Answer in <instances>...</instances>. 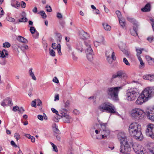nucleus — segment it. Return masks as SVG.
<instances>
[{
	"label": "nucleus",
	"mask_w": 154,
	"mask_h": 154,
	"mask_svg": "<svg viewBox=\"0 0 154 154\" xmlns=\"http://www.w3.org/2000/svg\"><path fill=\"white\" fill-rule=\"evenodd\" d=\"M146 58L149 65L152 66L154 65V58H152L149 55L146 56Z\"/></svg>",
	"instance_id": "nucleus-22"
},
{
	"label": "nucleus",
	"mask_w": 154,
	"mask_h": 154,
	"mask_svg": "<svg viewBox=\"0 0 154 154\" xmlns=\"http://www.w3.org/2000/svg\"><path fill=\"white\" fill-rule=\"evenodd\" d=\"M136 51L137 52V58H138L139 57H140V55L142 53V51L143 50V49L140 48V49L136 48Z\"/></svg>",
	"instance_id": "nucleus-36"
},
{
	"label": "nucleus",
	"mask_w": 154,
	"mask_h": 154,
	"mask_svg": "<svg viewBox=\"0 0 154 154\" xmlns=\"http://www.w3.org/2000/svg\"><path fill=\"white\" fill-rule=\"evenodd\" d=\"M148 150L152 154H154V145L149 148Z\"/></svg>",
	"instance_id": "nucleus-42"
},
{
	"label": "nucleus",
	"mask_w": 154,
	"mask_h": 154,
	"mask_svg": "<svg viewBox=\"0 0 154 154\" xmlns=\"http://www.w3.org/2000/svg\"><path fill=\"white\" fill-rule=\"evenodd\" d=\"M26 136L27 138L31 140L32 142H34L35 141V139L33 136L30 135L29 134H27Z\"/></svg>",
	"instance_id": "nucleus-34"
},
{
	"label": "nucleus",
	"mask_w": 154,
	"mask_h": 154,
	"mask_svg": "<svg viewBox=\"0 0 154 154\" xmlns=\"http://www.w3.org/2000/svg\"><path fill=\"white\" fill-rule=\"evenodd\" d=\"M139 94V91L138 89L136 88H131L127 91L126 98L128 101H132L135 100Z\"/></svg>",
	"instance_id": "nucleus-3"
},
{
	"label": "nucleus",
	"mask_w": 154,
	"mask_h": 154,
	"mask_svg": "<svg viewBox=\"0 0 154 154\" xmlns=\"http://www.w3.org/2000/svg\"><path fill=\"white\" fill-rule=\"evenodd\" d=\"M76 49L78 50V52H82L83 51L82 45L81 43L78 42L76 44Z\"/></svg>",
	"instance_id": "nucleus-23"
},
{
	"label": "nucleus",
	"mask_w": 154,
	"mask_h": 154,
	"mask_svg": "<svg viewBox=\"0 0 154 154\" xmlns=\"http://www.w3.org/2000/svg\"><path fill=\"white\" fill-rule=\"evenodd\" d=\"M134 151L137 154H148L147 150L144 149L141 145L135 143L133 145Z\"/></svg>",
	"instance_id": "nucleus-7"
},
{
	"label": "nucleus",
	"mask_w": 154,
	"mask_h": 154,
	"mask_svg": "<svg viewBox=\"0 0 154 154\" xmlns=\"http://www.w3.org/2000/svg\"><path fill=\"white\" fill-rule=\"evenodd\" d=\"M134 130V131H130L129 133L131 136L134 137L140 140H141L143 139V137L141 131V129L139 130Z\"/></svg>",
	"instance_id": "nucleus-9"
},
{
	"label": "nucleus",
	"mask_w": 154,
	"mask_h": 154,
	"mask_svg": "<svg viewBox=\"0 0 154 154\" xmlns=\"http://www.w3.org/2000/svg\"><path fill=\"white\" fill-rule=\"evenodd\" d=\"M73 113L75 115H79L80 113V112L79 110L75 109L73 111Z\"/></svg>",
	"instance_id": "nucleus-53"
},
{
	"label": "nucleus",
	"mask_w": 154,
	"mask_h": 154,
	"mask_svg": "<svg viewBox=\"0 0 154 154\" xmlns=\"http://www.w3.org/2000/svg\"><path fill=\"white\" fill-rule=\"evenodd\" d=\"M149 20L151 22V25L153 31H154V19L151 18H150Z\"/></svg>",
	"instance_id": "nucleus-47"
},
{
	"label": "nucleus",
	"mask_w": 154,
	"mask_h": 154,
	"mask_svg": "<svg viewBox=\"0 0 154 154\" xmlns=\"http://www.w3.org/2000/svg\"><path fill=\"white\" fill-rule=\"evenodd\" d=\"M57 127L55 126V127L53 128V131L54 132L57 134H60V131L57 128Z\"/></svg>",
	"instance_id": "nucleus-43"
},
{
	"label": "nucleus",
	"mask_w": 154,
	"mask_h": 154,
	"mask_svg": "<svg viewBox=\"0 0 154 154\" xmlns=\"http://www.w3.org/2000/svg\"><path fill=\"white\" fill-rule=\"evenodd\" d=\"M8 55V51L5 50L4 49L1 53H0V57L4 58L5 57V55Z\"/></svg>",
	"instance_id": "nucleus-29"
},
{
	"label": "nucleus",
	"mask_w": 154,
	"mask_h": 154,
	"mask_svg": "<svg viewBox=\"0 0 154 154\" xmlns=\"http://www.w3.org/2000/svg\"><path fill=\"white\" fill-rule=\"evenodd\" d=\"M116 13L119 19L122 18L121 12L119 10H117L116 12Z\"/></svg>",
	"instance_id": "nucleus-38"
},
{
	"label": "nucleus",
	"mask_w": 154,
	"mask_h": 154,
	"mask_svg": "<svg viewBox=\"0 0 154 154\" xmlns=\"http://www.w3.org/2000/svg\"><path fill=\"white\" fill-rule=\"evenodd\" d=\"M56 43H53L52 44V47L54 49H56L57 48V46H56Z\"/></svg>",
	"instance_id": "nucleus-61"
},
{
	"label": "nucleus",
	"mask_w": 154,
	"mask_h": 154,
	"mask_svg": "<svg viewBox=\"0 0 154 154\" xmlns=\"http://www.w3.org/2000/svg\"><path fill=\"white\" fill-rule=\"evenodd\" d=\"M28 20L27 18L25 17L20 19L18 20L19 22H25L27 21Z\"/></svg>",
	"instance_id": "nucleus-40"
},
{
	"label": "nucleus",
	"mask_w": 154,
	"mask_h": 154,
	"mask_svg": "<svg viewBox=\"0 0 154 154\" xmlns=\"http://www.w3.org/2000/svg\"><path fill=\"white\" fill-rule=\"evenodd\" d=\"M21 6L23 8H24L26 7V3L23 1H22L21 3Z\"/></svg>",
	"instance_id": "nucleus-62"
},
{
	"label": "nucleus",
	"mask_w": 154,
	"mask_h": 154,
	"mask_svg": "<svg viewBox=\"0 0 154 154\" xmlns=\"http://www.w3.org/2000/svg\"><path fill=\"white\" fill-rule=\"evenodd\" d=\"M51 110L53 112L55 113L57 115H58L59 112L55 109L52 108L51 109Z\"/></svg>",
	"instance_id": "nucleus-56"
},
{
	"label": "nucleus",
	"mask_w": 154,
	"mask_h": 154,
	"mask_svg": "<svg viewBox=\"0 0 154 154\" xmlns=\"http://www.w3.org/2000/svg\"><path fill=\"white\" fill-rule=\"evenodd\" d=\"M36 100H34L32 101V102L31 103V106H32L34 107H36Z\"/></svg>",
	"instance_id": "nucleus-51"
},
{
	"label": "nucleus",
	"mask_w": 154,
	"mask_h": 154,
	"mask_svg": "<svg viewBox=\"0 0 154 154\" xmlns=\"http://www.w3.org/2000/svg\"><path fill=\"white\" fill-rule=\"evenodd\" d=\"M117 137L118 140L120 142L121 145L128 142L127 140L126 136L124 132H119L118 134Z\"/></svg>",
	"instance_id": "nucleus-13"
},
{
	"label": "nucleus",
	"mask_w": 154,
	"mask_h": 154,
	"mask_svg": "<svg viewBox=\"0 0 154 154\" xmlns=\"http://www.w3.org/2000/svg\"><path fill=\"white\" fill-rule=\"evenodd\" d=\"M106 57L107 62L110 64H111L113 61L116 60V56H115V58L114 59H113L112 57L111 56H106Z\"/></svg>",
	"instance_id": "nucleus-27"
},
{
	"label": "nucleus",
	"mask_w": 154,
	"mask_h": 154,
	"mask_svg": "<svg viewBox=\"0 0 154 154\" xmlns=\"http://www.w3.org/2000/svg\"><path fill=\"white\" fill-rule=\"evenodd\" d=\"M49 53L50 55L53 57L55 56V53L53 49H49Z\"/></svg>",
	"instance_id": "nucleus-44"
},
{
	"label": "nucleus",
	"mask_w": 154,
	"mask_h": 154,
	"mask_svg": "<svg viewBox=\"0 0 154 154\" xmlns=\"http://www.w3.org/2000/svg\"><path fill=\"white\" fill-rule=\"evenodd\" d=\"M123 61L124 63L127 65L129 66L130 65V63L128 62V60H127L126 58H124L123 59Z\"/></svg>",
	"instance_id": "nucleus-50"
},
{
	"label": "nucleus",
	"mask_w": 154,
	"mask_h": 154,
	"mask_svg": "<svg viewBox=\"0 0 154 154\" xmlns=\"http://www.w3.org/2000/svg\"><path fill=\"white\" fill-rule=\"evenodd\" d=\"M112 77V79L118 77L123 78L125 80L127 78V76L124 71L120 70L117 72L115 74L113 75Z\"/></svg>",
	"instance_id": "nucleus-12"
},
{
	"label": "nucleus",
	"mask_w": 154,
	"mask_h": 154,
	"mask_svg": "<svg viewBox=\"0 0 154 154\" xmlns=\"http://www.w3.org/2000/svg\"><path fill=\"white\" fill-rule=\"evenodd\" d=\"M106 56H111L112 57L113 59L115 58V53L114 52L113 50L111 48L107 49L105 53Z\"/></svg>",
	"instance_id": "nucleus-18"
},
{
	"label": "nucleus",
	"mask_w": 154,
	"mask_h": 154,
	"mask_svg": "<svg viewBox=\"0 0 154 154\" xmlns=\"http://www.w3.org/2000/svg\"><path fill=\"white\" fill-rule=\"evenodd\" d=\"M60 115L58 114V115H57L56 117L55 116H54L52 120L56 122H59V119H60V118H61V117L60 116Z\"/></svg>",
	"instance_id": "nucleus-33"
},
{
	"label": "nucleus",
	"mask_w": 154,
	"mask_h": 154,
	"mask_svg": "<svg viewBox=\"0 0 154 154\" xmlns=\"http://www.w3.org/2000/svg\"><path fill=\"white\" fill-rule=\"evenodd\" d=\"M84 43L86 46L85 52L87 58L89 61H92L93 59V52L90 45V42L85 41Z\"/></svg>",
	"instance_id": "nucleus-5"
},
{
	"label": "nucleus",
	"mask_w": 154,
	"mask_h": 154,
	"mask_svg": "<svg viewBox=\"0 0 154 154\" xmlns=\"http://www.w3.org/2000/svg\"><path fill=\"white\" fill-rule=\"evenodd\" d=\"M145 113L147 114V117L149 119L154 121V109L146 111Z\"/></svg>",
	"instance_id": "nucleus-19"
},
{
	"label": "nucleus",
	"mask_w": 154,
	"mask_h": 154,
	"mask_svg": "<svg viewBox=\"0 0 154 154\" xmlns=\"http://www.w3.org/2000/svg\"><path fill=\"white\" fill-rule=\"evenodd\" d=\"M3 46L4 47L8 48L11 45L9 42H5L3 44Z\"/></svg>",
	"instance_id": "nucleus-48"
},
{
	"label": "nucleus",
	"mask_w": 154,
	"mask_h": 154,
	"mask_svg": "<svg viewBox=\"0 0 154 154\" xmlns=\"http://www.w3.org/2000/svg\"><path fill=\"white\" fill-rule=\"evenodd\" d=\"M127 19L129 22L132 23L134 24L135 23V20L134 19L132 18L129 17H127Z\"/></svg>",
	"instance_id": "nucleus-45"
},
{
	"label": "nucleus",
	"mask_w": 154,
	"mask_h": 154,
	"mask_svg": "<svg viewBox=\"0 0 154 154\" xmlns=\"http://www.w3.org/2000/svg\"><path fill=\"white\" fill-rule=\"evenodd\" d=\"M57 47V51L59 54L60 55H62V54L61 51V46L60 43L58 44Z\"/></svg>",
	"instance_id": "nucleus-39"
},
{
	"label": "nucleus",
	"mask_w": 154,
	"mask_h": 154,
	"mask_svg": "<svg viewBox=\"0 0 154 154\" xmlns=\"http://www.w3.org/2000/svg\"><path fill=\"white\" fill-rule=\"evenodd\" d=\"M98 109L102 112H106L112 114L116 112V109L113 105L109 102L102 103L99 106Z\"/></svg>",
	"instance_id": "nucleus-2"
},
{
	"label": "nucleus",
	"mask_w": 154,
	"mask_h": 154,
	"mask_svg": "<svg viewBox=\"0 0 154 154\" xmlns=\"http://www.w3.org/2000/svg\"><path fill=\"white\" fill-rule=\"evenodd\" d=\"M57 17L59 19H61L63 18V16L62 14L60 13H57Z\"/></svg>",
	"instance_id": "nucleus-58"
},
{
	"label": "nucleus",
	"mask_w": 154,
	"mask_h": 154,
	"mask_svg": "<svg viewBox=\"0 0 154 154\" xmlns=\"http://www.w3.org/2000/svg\"><path fill=\"white\" fill-rule=\"evenodd\" d=\"M104 38L103 37H100L97 40L94 42V44L96 47H97L103 43Z\"/></svg>",
	"instance_id": "nucleus-20"
},
{
	"label": "nucleus",
	"mask_w": 154,
	"mask_h": 154,
	"mask_svg": "<svg viewBox=\"0 0 154 154\" xmlns=\"http://www.w3.org/2000/svg\"><path fill=\"white\" fill-rule=\"evenodd\" d=\"M151 9V5L150 3H148L146 4L144 7L142 8L141 10H150Z\"/></svg>",
	"instance_id": "nucleus-32"
},
{
	"label": "nucleus",
	"mask_w": 154,
	"mask_h": 154,
	"mask_svg": "<svg viewBox=\"0 0 154 154\" xmlns=\"http://www.w3.org/2000/svg\"><path fill=\"white\" fill-rule=\"evenodd\" d=\"M53 82L56 83H59V81L57 78L56 77H54L53 79Z\"/></svg>",
	"instance_id": "nucleus-54"
},
{
	"label": "nucleus",
	"mask_w": 154,
	"mask_h": 154,
	"mask_svg": "<svg viewBox=\"0 0 154 154\" xmlns=\"http://www.w3.org/2000/svg\"><path fill=\"white\" fill-rule=\"evenodd\" d=\"M59 99V96L58 94H56L54 97V101L58 100Z\"/></svg>",
	"instance_id": "nucleus-60"
},
{
	"label": "nucleus",
	"mask_w": 154,
	"mask_h": 154,
	"mask_svg": "<svg viewBox=\"0 0 154 154\" xmlns=\"http://www.w3.org/2000/svg\"><path fill=\"white\" fill-rule=\"evenodd\" d=\"M58 38L57 40V43H59L60 42L62 38V36L60 33H57L56 34Z\"/></svg>",
	"instance_id": "nucleus-35"
},
{
	"label": "nucleus",
	"mask_w": 154,
	"mask_h": 154,
	"mask_svg": "<svg viewBox=\"0 0 154 154\" xmlns=\"http://www.w3.org/2000/svg\"><path fill=\"white\" fill-rule=\"evenodd\" d=\"M147 127L146 132V135L154 140V124H149Z\"/></svg>",
	"instance_id": "nucleus-10"
},
{
	"label": "nucleus",
	"mask_w": 154,
	"mask_h": 154,
	"mask_svg": "<svg viewBox=\"0 0 154 154\" xmlns=\"http://www.w3.org/2000/svg\"><path fill=\"white\" fill-rule=\"evenodd\" d=\"M144 79L148 80L150 81H154V75L147 74L143 76Z\"/></svg>",
	"instance_id": "nucleus-21"
},
{
	"label": "nucleus",
	"mask_w": 154,
	"mask_h": 154,
	"mask_svg": "<svg viewBox=\"0 0 154 154\" xmlns=\"http://www.w3.org/2000/svg\"><path fill=\"white\" fill-rule=\"evenodd\" d=\"M38 14H40L43 18H45L47 17L45 12L43 11H39L38 12Z\"/></svg>",
	"instance_id": "nucleus-37"
},
{
	"label": "nucleus",
	"mask_w": 154,
	"mask_h": 154,
	"mask_svg": "<svg viewBox=\"0 0 154 154\" xmlns=\"http://www.w3.org/2000/svg\"><path fill=\"white\" fill-rule=\"evenodd\" d=\"M145 112L141 109L135 108L132 109L130 112L131 117L134 120L138 121L143 120Z\"/></svg>",
	"instance_id": "nucleus-1"
},
{
	"label": "nucleus",
	"mask_w": 154,
	"mask_h": 154,
	"mask_svg": "<svg viewBox=\"0 0 154 154\" xmlns=\"http://www.w3.org/2000/svg\"><path fill=\"white\" fill-rule=\"evenodd\" d=\"M141 125L138 123L136 122H133L129 126L128 130L130 131H134V130H136L138 129L139 130L141 129Z\"/></svg>",
	"instance_id": "nucleus-16"
},
{
	"label": "nucleus",
	"mask_w": 154,
	"mask_h": 154,
	"mask_svg": "<svg viewBox=\"0 0 154 154\" xmlns=\"http://www.w3.org/2000/svg\"><path fill=\"white\" fill-rule=\"evenodd\" d=\"M102 25L105 30L107 31H109L111 29V26L106 23H103Z\"/></svg>",
	"instance_id": "nucleus-28"
},
{
	"label": "nucleus",
	"mask_w": 154,
	"mask_h": 154,
	"mask_svg": "<svg viewBox=\"0 0 154 154\" xmlns=\"http://www.w3.org/2000/svg\"><path fill=\"white\" fill-rule=\"evenodd\" d=\"M11 144L13 146H14L15 147H17V146L15 142L13 140H12L11 142Z\"/></svg>",
	"instance_id": "nucleus-63"
},
{
	"label": "nucleus",
	"mask_w": 154,
	"mask_h": 154,
	"mask_svg": "<svg viewBox=\"0 0 154 154\" xmlns=\"http://www.w3.org/2000/svg\"><path fill=\"white\" fill-rule=\"evenodd\" d=\"M28 46L27 45H24L21 47V48L22 50H23L24 49H28Z\"/></svg>",
	"instance_id": "nucleus-55"
},
{
	"label": "nucleus",
	"mask_w": 154,
	"mask_h": 154,
	"mask_svg": "<svg viewBox=\"0 0 154 154\" xmlns=\"http://www.w3.org/2000/svg\"><path fill=\"white\" fill-rule=\"evenodd\" d=\"M19 109L18 106H14L13 108V110L14 111H16L18 109Z\"/></svg>",
	"instance_id": "nucleus-64"
},
{
	"label": "nucleus",
	"mask_w": 154,
	"mask_h": 154,
	"mask_svg": "<svg viewBox=\"0 0 154 154\" xmlns=\"http://www.w3.org/2000/svg\"><path fill=\"white\" fill-rule=\"evenodd\" d=\"M131 150L130 145L128 142L121 145L120 152L122 153L129 154Z\"/></svg>",
	"instance_id": "nucleus-11"
},
{
	"label": "nucleus",
	"mask_w": 154,
	"mask_h": 154,
	"mask_svg": "<svg viewBox=\"0 0 154 154\" xmlns=\"http://www.w3.org/2000/svg\"><path fill=\"white\" fill-rule=\"evenodd\" d=\"M70 101L67 100L65 103V107L66 108H68L70 106Z\"/></svg>",
	"instance_id": "nucleus-46"
},
{
	"label": "nucleus",
	"mask_w": 154,
	"mask_h": 154,
	"mask_svg": "<svg viewBox=\"0 0 154 154\" xmlns=\"http://www.w3.org/2000/svg\"><path fill=\"white\" fill-rule=\"evenodd\" d=\"M138 97L135 102V103L137 105H141L143 103L147 101L149 99L145 92L143 91L141 94L138 96Z\"/></svg>",
	"instance_id": "nucleus-8"
},
{
	"label": "nucleus",
	"mask_w": 154,
	"mask_h": 154,
	"mask_svg": "<svg viewBox=\"0 0 154 154\" xmlns=\"http://www.w3.org/2000/svg\"><path fill=\"white\" fill-rule=\"evenodd\" d=\"M137 25H136L135 26H134L133 27V29L131 31V35L134 36H136L137 35Z\"/></svg>",
	"instance_id": "nucleus-25"
},
{
	"label": "nucleus",
	"mask_w": 154,
	"mask_h": 154,
	"mask_svg": "<svg viewBox=\"0 0 154 154\" xmlns=\"http://www.w3.org/2000/svg\"><path fill=\"white\" fill-rule=\"evenodd\" d=\"M72 55L73 60L75 61H77L78 58L73 53H72Z\"/></svg>",
	"instance_id": "nucleus-57"
},
{
	"label": "nucleus",
	"mask_w": 154,
	"mask_h": 154,
	"mask_svg": "<svg viewBox=\"0 0 154 154\" xmlns=\"http://www.w3.org/2000/svg\"><path fill=\"white\" fill-rule=\"evenodd\" d=\"M140 62V68H143L145 66L144 63L143 62L142 59L140 57H139L138 58Z\"/></svg>",
	"instance_id": "nucleus-31"
},
{
	"label": "nucleus",
	"mask_w": 154,
	"mask_h": 154,
	"mask_svg": "<svg viewBox=\"0 0 154 154\" xmlns=\"http://www.w3.org/2000/svg\"><path fill=\"white\" fill-rule=\"evenodd\" d=\"M100 125L102 130V133H103V134H104L105 137L107 138L110 134V131L106 127L107 124L101 122L100 123Z\"/></svg>",
	"instance_id": "nucleus-15"
},
{
	"label": "nucleus",
	"mask_w": 154,
	"mask_h": 154,
	"mask_svg": "<svg viewBox=\"0 0 154 154\" xmlns=\"http://www.w3.org/2000/svg\"><path fill=\"white\" fill-rule=\"evenodd\" d=\"M122 89V86L108 88L107 91L108 95L113 100H118V95L120 90Z\"/></svg>",
	"instance_id": "nucleus-4"
},
{
	"label": "nucleus",
	"mask_w": 154,
	"mask_h": 154,
	"mask_svg": "<svg viewBox=\"0 0 154 154\" xmlns=\"http://www.w3.org/2000/svg\"><path fill=\"white\" fill-rule=\"evenodd\" d=\"M14 136L17 140H18L20 138V136L19 134L18 133H15L14 134Z\"/></svg>",
	"instance_id": "nucleus-49"
},
{
	"label": "nucleus",
	"mask_w": 154,
	"mask_h": 154,
	"mask_svg": "<svg viewBox=\"0 0 154 154\" xmlns=\"http://www.w3.org/2000/svg\"><path fill=\"white\" fill-rule=\"evenodd\" d=\"M17 39L18 41L23 43H25L28 42L27 40L26 39L21 36H18Z\"/></svg>",
	"instance_id": "nucleus-24"
},
{
	"label": "nucleus",
	"mask_w": 154,
	"mask_h": 154,
	"mask_svg": "<svg viewBox=\"0 0 154 154\" xmlns=\"http://www.w3.org/2000/svg\"><path fill=\"white\" fill-rule=\"evenodd\" d=\"M79 35L81 38L84 40L90 37L88 33L83 30L79 31Z\"/></svg>",
	"instance_id": "nucleus-17"
},
{
	"label": "nucleus",
	"mask_w": 154,
	"mask_h": 154,
	"mask_svg": "<svg viewBox=\"0 0 154 154\" xmlns=\"http://www.w3.org/2000/svg\"><path fill=\"white\" fill-rule=\"evenodd\" d=\"M37 117L38 119L42 121L43 120V116L41 115H38L37 116Z\"/></svg>",
	"instance_id": "nucleus-59"
},
{
	"label": "nucleus",
	"mask_w": 154,
	"mask_h": 154,
	"mask_svg": "<svg viewBox=\"0 0 154 154\" xmlns=\"http://www.w3.org/2000/svg\"><path fill=\"white\" fill-rule=\"evenodd\" d=\"M68 110L67 109H62L59 110V113L60 114V116L61 118L64 117L63 120L64 122L70 123L72 121L71 117L69 115L67 114Z\"/></svg>",
	"instance_id": "nucleus-6"
},
{
	"label": "nucleus",
	"mask_w": 154,
	"mask_h": 154,
	"mask_svg": "<svg viewBox=\"0 0 154 154\" xmlns=\"http://www.w3.org/2000/svg\"><path fill=\"white\" fill-rule=\"evenodd\" d=\"M29 75L32 77V79L35 81H36V78L34 72H32V68L29 69Z\"/></svg>",
	"instance_id": "nucleus-26"
},
{
	"label": "nucleus",
	"mask_w": 154,
	"mask_h": 154,
	"mask_svg": "<svg viewBox=\"0 0 154 154\" xmlns=\"http://www.w3.org/2000/svg\"><path fill=\"white\" fill-rule=\"evenodd\" d=\"M143 91L147 96H148L149 99L154 95V86L147 87Z\"/></svg>",
	"instance_id": "nucleus-14"
},
{
	"label": "nucleus",
	"mask_w": 154,
	"mask_h": 154,
	"mask_svg": "<svg viewBox=\"0 0 154 154\" xmlns=\"http://www.w3.org/2000/svg\"><path fill=\"white\" fill-rule=\"evenodd\" d=\"M29 30L32 34H33L36 31L34 27L31 26L30 27Z\"/></svg>",
	"instance_id": "nucleus-41"
},
{
	"label": "nucleus",
	"mask_w": 154,
	"mask_h": 154,
	"mask_svg": "<svg viewBox=\"0 0 154 154\" xmlns=\"http://www.w3.org/2000/svg\"><path fill=\"white\" fill-rule=\"evenodd\" d=\"M119 23L121 26L122 27L125 26L126 23L125 19L122 18V19H119Z\"/></svg>",
	"instance_id": "nucleus-30"
},
{
	"label": "nucleus",
	"mask_w": 154,
	"mask_h": 154,
	"mask_svg": "<svg viewBox=\"0 0 154 154\" xmlns=\"http://www.w3.org/2000/svg\"><path fill=\"white\" fill-rule=\"evenodd\" d=\"M147 39L149 42H151L154 39V37L152 36H149L147 38Z\"/></svg>",
	"instance_id": "nucleus-52"
}]
</instances>
